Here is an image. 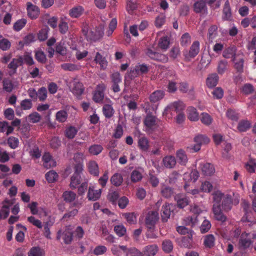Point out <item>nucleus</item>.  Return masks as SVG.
I'll use <instances>...</instances> for the list:
<instances>
[{
    "label": "nucleus",
    "instance_id": "nucleus-53",
    "mask_svg": "<svg viewBox=\"0 0 256 256\" xmlns=\"http://www.w3.org/2000/svg\"><path fill=\"white\" fill-rule=\"evenodd\" d=\"M170 40L167 36L162 38L158 42V46L163 50H166L169 46Z\"/></svg>",
    "mask_w": 256,
    "mask_h": 256
},
{
    "label": "nucleus",
    "instance_id": "nucleus-23",
    "mask_svg": "<svg viewBox=\"0 0 256 256\" xmlns=\"http://www.w3.org/2000/svg\"><path fill=\"white\" fill-rule=\"evenodd\" d=\"M175 200L177 202L178 207L183 208L188 205L189 202L188 198L184 195L179 194L174 197Z\"/></svg>",
    "mask_w": 256,
    "mask_h": 256
},
{
    "label": "nucleus",
    "instance_id": "nucleus-43",
    "mask_svg": "<svg viewBox=\"0 0 256 256\" xmlns=\"http://www.w3.org/2000/svg\"><path fill=\"white\" fill-rule=\"evenodd\" d=\"M62 68L65 70L74 71L80 68V66L71 63H64L62 64Z\"/></svg>",
    "mask_w": 256,
    "mask_h": 256
},
{
    "label": "nucleus",
    "instance_id": "nucleus-25",
    "mask_svg": "<svg viewBox=\"0 0 256 256\" xmlns=\"http://www.w3.org/2000/svg\"><path fill=\"white\" fill-rule=\"evenodd\" d=\"M176 156L178 163L182 166H186L188 158L185 152L180 149L176 152Z\"/></svg>",
    "mask_w": 256,
    "mask_h": 256
},
{
    "label": "nucleus",
    "instance_id": "nucleus-48",
    "mask_svg": "<svg viewBox=\"0 0 256 256\" xmlns=\"http://www.w3.org/2000/svg\"><path fill=\"white\" fill-rule=\"evenodd\" d=\"M103 150L100 144H93L88 149L89 152L92 155H98L100 154Z\"/></svg>",
    "mask_w": 256,
    "mask_h": 256
},
{
    "label": "nucleus",
    "instance_id": "nucleus-6",
    "mask_svg": "<svg viewBox=\"0 0 256 256\" xmlns=\"http://www.w3.org/2000/svg\"><path fill=\"white\" fill-rule=\"evenodd\" d=\"M200 44L198 41L194 42L190 48L189 51L184 52L185 58L188 60L194 58L200 52Z\"/></svg>",
    "mask_w": 256,
    "mask_h": 256
},
{
    "label": "nucleus",
    "instance_id": "nucleus-14",
    "mask_svg": "<svg viewBox=\"0 0 256 256\" xmlns=\"http://www.w3.org/2000/svg\"><path fill=\"white\" fill-rule=\"evenodd\" d=\"M27 12L28 14L32 19L36 18L39 14L40 10L38 8L32 4L30 2H27Z\"/></svg>",
    "mask_w": 256,
    "mask_h": 256
},
{
    "label": "nucleus",
    "instance_id": "nucleus-37",
    "mask_svg": "<svg viewBox=\"0 0 256 256\" xmlns=\"http://www.w3.org/2000/svg\"><path fill=\"white\" fill-rule=\"evenodd\" d=\"M138 145L140 150L146 152L149 148L148 140L146 137H141L138 140Z\"/></svg>",
    "mask_w": 256,
    "mask_h": 256
},
{
    "label": "nucleus",
    "instance_id": "nucleus-59",
    "mask_svg": "<svg viewBox=\"0 0 256 256\" xmlns=\"http://www.w3.org/2000/svg\"><path fill=\"white\" fill-rule=\"evenodd\" d=\"M191 42V36L188 33L186 32L182 35L180 43L182 46H187Z\"/></svg>",
    "mask_w": 256,
    "mask_h": 256
},
{
    "label": "nucleus",
    "instance_id": "nucleus-34",
    "mask_svg": "<svg viewBox=\"0 0 256 256\" xmlns=\"http://www.w3.org/2000/svg\"><path fill=\"white\" fill-rule=\"evenodd\" d=\"M3 90L8 92H10L12 91L14 86L12 81L9 79L5 78L2 80Z\"/></svg>",
    "mask_w": 256,
    "mask_h": 256
},
{
    "label": "nucleus",
    "instance_id": "nucleus-64",
    "mask_svg": "<svg viewBox=\"0 0 256 256\" xmlns=\"http://www.w3.org/2000/svg\"><path fill=\"white\" fill-rule=\"evenodd\" d=\"M50 146L52 148L57 149L61 146V141L58 137L54 136L51 139Z\"/></svg>",
    "mask_w": 256,
    "mask_h": 256
},
{
    "label": "nucleus",
    "instance_id": "nucleus-8",
    "mask_svg": "<svg viewBox=\"0 0 256 256\" xmlns=\"http://www.w3.org/2000/svg\"><path fill=\"white\" fill-rule=\"evenodd\" d=\"M158 120L155 116L150 114H148L144 120V124L146 128L149 130H153L158 126Z\"/></svg>",
    "mask_w": 256,
    "mask_h": 256
},
{
    "label": "nucleus",
    "instance_id": "nucleus-35",
    "mask_svg": "<svg viewBox=\"0 0 256 256\" xmlns=\"http://www.w3.org/2000/svg\"><path fill=\"white\" fill-rule=\"evenodd\" d=\"M250 127V122L246 120H243L238 122L237 128L240 132H246Z\"/></svg>",
    "mask_w": 256,
    "mask_h": 256
},
{
    "label": "nucleus",
    "instance_id": "nucleus-46",
    "mask_svg": "<svg viewBox=\"0 0 256 256\" xmlns=\"http://www.w3.org/2000/svg\"><path fill=\"white\" fill-rule=\"evenodd\" d=\"M80 182V176L74 174L70 179V186L72 188H76Z\"/></svg>",
    "mask_w": 256,
    "mask_h": 256
},
{
    "label": "nucleus",
    "instance_id": "nucleus-51",
    "mask_svg": "<svg viewBox=\"0 0 256 256\" xmlns=\"http://www.w3.org/2000/svg\"><path fill=\"white\" fill-rule=\"evenodd\" d=\"M192 234H190L188 236H184L182 238L180 244L183 247L190 248L192 246Z\"/></svg>",
    "mask_w": 256,
    "mask_h": 256
},
{
    "label": "nucleus",
    "instance_id": "nucleus-55",
    "mask_svg": "<svg viewBox=\"0 0 256 256\" xmlns=\"http://www.w3.org/2000/svg\"><path fill=\"white\" fill-rule=\"evenodd\" d=\"M114 231L118 236H122L126 233V229L122 224H118L114 227Z\"/></svg>",
    "mask_w": 256,
    "mask_h": 256
},
{
    "label": "nucleus",
    "instance_id": "nucleus-16",
    "mask_svg": "<svg viewBox=\"0 0 256 256\" xmlns=\"http://www.w3.org/2000/svg\"><path fill=\"white\" fill-rule=\"evenodd\" d=\"M200 168L202 173L205 176H211L215 172L214 166L209 162L201 164Z\"/></svg>",
    "mask_w": 256,
    "mask_h": 256
},
{
    "label": "nucleus",
    "instance_id": "nucleus-24",
    "mask_svg": "<svg viewBox=\"0 0 256 256\" xmlns=\"http://www.w3.org/2000/svg\"><path fill=\"white\" fill-rule=\"evenodd\" d=\"M222 18L224 20H230L232 19L231 8L228 0L225 2Z\"/></svg>",
    "mask_w": 256,
    "mask_h": 256
},
{
    "label": "nucleus",
    "instance_id": "nucleus-47",
    "mask_svg": "<svg viewBox=\"0 0 256 256\" xmlns=\"http://www.w3.org/2000/svg\"><path fill=\"white\" fill-rule=\"evenodd\" d=\"M56 120L60 122H64L68 116L67 112L64 110L58 111L56 114Z\"/></svg>",
    "mask_w": 256,
    "mask_h": 256
},
{
    "label": "nucleus",
    "instance_id": "nucleus-54",
    "mask_svg": "<svg viewBox=\"0 0 256 256\" xmlns=\"http://www.w3.org/2000/svg\"><path fill=\"white\" fill-rule=\"evenodd\" d=\"M26 20L24 18H22L17 20L14 24V29L17 32L21 30L26 25Z\"/></svg>",
    "mask_w": 256,
    "mask_h": 256
},
{
    "label": "nucleus",
    "instance_id": "nucleus-17",
    "mask_svg": "<svg viewBox=\"0 0 256 256\" xmlns=\"http://www.w3.org/2000/svg\"><path fill=\"white\" fill-rule=\"evenodd\" d=\"M236 48L235 46H230L226 48L222 54V56L226 58H232V60L234 62L236 60V58L238 55H236Z\"/></svg>",
    "mask_w": 256,
    "mask_h": 256
},
{
    "label": "nucleus",
    "instance_id": "nucleus-30",
    "mask_svg": "<svg viewBox=\"0 0 256 256\" xmlns=\"http://www.w3.org/2000/svg\"><path fill=\"white\" fill-rule=\"evenodd\" d=\"M76 194L70 190H66L64 192L62 195L63 200L66 202H74L76 199Z\"/></svg>",
    "mask_w": 256,
    "mask_h": 256
},
{
    "label": "nucleus",
    "instance_id": "nucleus-50",
    "mask_svg": "<svg viewBox=\"0 0 256 256\" xmlns=\"http://www.w3.org/2000/svg\"><path fill=\"white\" fill-rule=\"evenodd\" d=\"M88 170L91 174L94 176H98L99 174L98 166L94 161L90 162L88 164Z\"/></svg>",
    "mask_w": 256,
    "mask_h": 256
},
{
    "label": "nucleus",
    "instance_id": "nucleus-28",
    "mask_svg": "<svg viewBox=\"0 0 256 256\" xmlns=\"http://www.w3.org/2000/svg\"><path fill=\"white\" fill-rule=\"evenodd\" d=\"M158 250V247L156 244H152L146 246L144 248V253L146 256H154Z\"/></svg>",
    "mask_w": 256,
    "mask_h": 256
},
{
    "label": "nucleus",
    "instance_id": "nucleus-36",
    "mask_svg": "<svg viewBox=\"0 0 256 256\" xmlns=\"http://www.w3.org/2000/svg\"><path fill=\"white\" fill-rule=\"evenodd\" d=\"M58 174L54 170H51L46 172L45 178L48 183H53L58 178Z\"/></svg>",
    "mask_w": 256,
    "mask_h": 256
},
{
    "label": "nucleus",
    "instance_id": "nucleus-60",
    "mask_svg": "<svg viewBox=\"0 0 256 256\" xmlns=\"http://www.w3.org/2000/svg\"><path fill=\"white\" fill-rule=\"evenodd\" d=\"M22 59V64L26 63V64L31 66L34 64L32 57L29 54H25L23 56H20Z\"/></svg>",
    "mask_w": 256,
    "mask_h": 256
},
{
    "label": "nucleus",
    "instance_id": "nucleus-4",
    "mask_svg": "<svg viewBox=\"0 0 256 256\" xmlns=\"http://www.w3.org/2000/svg\"><path fill=\"white\" fill-rule=\"evenodd\" d=\"M57 239L62 238L66 244H70L73 238V230L70 226H66L65 230L62 232L59 230L57 234Z\"/></svg>",
    "mask_w": 256,
    "mask_h": 256
},
{
    "label": "nucleus",
    "instance_id": "nucleus-39",
    "mask_svg": "<svg viewBox=\"0 0 256 256\" xmlns=\"http://www.w3.org/2000/svg\"><path fill=\"white\" fill-rule=\"evenodd\" d=\"M102 112L106 118H110L114 114V110L111 104H104L102 108Z\"/></svg>",
    "mask_w": 256,
    "mask_h": 256
},
{
    "label": "nucleus",
    "instance_id": "nucleus-44",
    "mask_svg": "<svg viewBox=\"0 0 256 256\" xmlns=\"http://www.w3.org/2000/svg\"><path fill=\"white\" fill-rule=\"evenodd\" d=\"M186 224L192 227L198 224L197 216H188L184 220Z\"/></svg>",
    "mask_w": 256,
    "mask_h": 256
},
{
    "label": "nucleus",
    "instance_id": "nucleus-11",
    "mask_svg": "<svg viewBox=\"0 0 256 256\" xmlns=\"http://www.w3.org/2000/svg\"><path fill=\"white\" fill-rule=\"evenodd\" d=\"M22 65V62L21 57L12 59L8 66L10 70L8 72L9 75L12 76L15 74L18 68Z\"/></svg>",
    "mask_w": 256,
    "mask_h": 256
},
{
    "label": "nucleus",
    "instance_id": "nucleus-57",
    "mask_svg": "<svg viewBox=\"0 0 256 256\" xmlns=\"http://www.w3.org/2000/svg\"><path fill=\"white\" fill-rule=\"evenodd\" d=\"M104 26L100 25L98 27L96 28L94 30V34H96L95 37L92 38L95 40H100L104 35Z\"/></svg>",
    "mask_w": 256,
    "mask_h": 256
},
{
    "label": "nucleus",
    "instance_id": "nucleus-61",
    "mask_svg": "<svg viewBox=\"0 0 256 256\" xmlns=\"http://www.w3.org/2000/svg\"><path fill=\"white\" fill-rule=\"evenodd\" d=\"M214 98L220 99L224 96V90L220 87H217L212 92Z\"/></svg>",
    "mask_w": 256,
    "mask_h": 256
},
{
    "label": "nucleus",
    "instance_id": "nucleus-45",
    "mask_svg": "<svg viewBox=\"0 0 256 256\" xmlns=\"http://www.w3.org/2000/svg\"><path fill=\"white\" fill-rule=\"evenodd\" d=\"M173 244L171 240H165L162 243V250L166 253H170L173 249Z\"/></svg>",
    "mask_w": 256,
    "mask_h": 256
},
{
    "label": "nucleus",
    "instance_id": "nucleus-41",
    "mask_svg": "<svg viewBox=\"0 0 256 256\" xmlns=\"http://www.w3.org/2000/svg\"><path fill=\"white\" fill-rule=\"evenodd\" d=\"M11 46V42L7 38H3L2 35H0V49L3 51L8 50Z\"/></svg>",
    "mask_w": 256,
    "mask_h": 256
},
{
    "label": "nucleus",
    "instance_id": "nucleus-15",
    "mask_svg": "<svg viewBox=\"0 0 256 256\" xmlns=\"http://www.w3.org/2000/svg\"><path fill=\"white\" fill-rule=\"evenodd\" d=\"M32 106V101L30 99H24L21 101L20 106L16 108V112L17 115L20 116V110H29Z\"/></svg>",
    "mask_w": 256,
    "mask_h": 256
},
{
    "label": "nucleus",
    "instance_id": "nucleus-22",
    "mask_svg": "<svg viewBox=\"0 0 256 256\" xmlns=\"http://www.w3.org/2000/svg\"><path fill=\"white\" fill-rule=\"evenodd\" d=\"M172 207V204H166L164 205L162 209V218L163 222H166L170 218L171 214V208Z\"/></svg>",
    "mask_w": 256,
    "mask_h": 256
},
{
    "label": "nucleus",
    "instance_id": "nucleus-40",
    "mask_svg": "<svg viewBox=\"0 0 256 256\" xmlns=\"http://www.w3.org/2000/svg\"><path fill=\"white\" fill-rule=\"evenodd\" d=\"M228 66V62L226 60H221L218 62L217 72L218 74H222L226 70Z\"/></svg>",
    "mask_w": 256,
    "mask_h": 256
},
{
    "label": "nucleus",
    "instance_id": "nucleus-7",
    "mask_svg": "<svg viewBox=\"0 0 256 256\" xmlns=\"http://www.w3.org/2000/svg\"><path fill=\"white\" fill-rule=\"evenodd\" d=\"M158 218V212L151 211L150 212L146 219V224L148 228H154V224Z\"/></svg>",
    "mask_w": 256,
    "mask_h": 256
},
{
    "label": "nucleus",
    "instance_id": "nucleus-10",
    "mask_svg": "<svg viewBox=\"0 0 256 256\" xmlns=\"http://www.w3.org/2000/svg\"><path fill=\"white\" fill-rule=\"evenodd\" d=\"M194 140L196 144L194 145L193 150L196 152L200 149L202 144H208L210 142L209 138L204 135H198L196 136L194 138Z\"/></svg>",
    "mask_w": 256,
    "mask_h": 256
},
{
    "label": "nucleus",
    "instance_id": "nucleus-9",
    "mask_svg": "<svg viewBox=\"0 0 256 256\" xmlns=\"http://www.w3.org/2000/svg\"><path fill=\"white\" fill-rule=\"evenodd\" d=\"M222 205L214 204L212 212L216 220L222 222H224L226 220V217L224 214L222 210Z\"/></svg>",
    "mask_w": 256,
    "mask_h": 256
},
{
    "label": "nucleus",
    "instance_id": "nucleus-42",
    "mask_svg": "<svg viewBox=\"0 0 256 256\" xmlns=\"http://www.w3.org/2000/svg\"><path fill=\"white\" fill-rule=\"evenodd\" d=\"M123 181V178L121 174H114L110 178L111 183L115 186H120Z\"/></svg>",
    "mask_w": 256,
    "mask_h": 256
},
{
    "label": "nucleus",
    "instance_id": "nucleus-21",
    "mask_svg": "<svg viewBox=\"0 0 256 256\" xmlns=\"http://www.w3.org/2000/svg\"><path fill=\"white\" fill-rule=\"evenodd\" d=\"M162 164L167 168H172L176 164V159L174 156H164L162 160Z\"/></svg>",
    "mask_w": 256,
    "mask_h": 256
},
{
    "label": "nucleus",
    "instance_id": "nucleus-63",
    "mask_svg": "<svg viewBox=\"0 0 256 256\" xmlns=\"http://www.w3.org/2000/svg\"><path fill=\"white\" fill-rule=\"evenodd\" d=\"M173 192V190L169 186H164L161 190L162 195L166 198L170 197Z\"/></svg>",
    "mask_w": 256,
    "mask_h": 256
},
{
    "label": "nucleus",
    "instance_id": "nucleus-26",
    "mask_svg": "<svg viewBox=\"0 0 256 256\" xmlns=\"http://www.w3.org/2000/svg\"><path fill=\"white\" fill-rule=\"evenodd\" d=\"M194 10L196 13H205L207 10L205 2L203 0H200L195 2Z\"/></svg>",
    "mask_w": 256,
    "mask_h": 256
},
{
    "label": "nucleus",
    "instance_id": "nucleus-18",
    "mask_svg": "<svg viewBox=\"0 0 256 256\" xmlns=\"http://www.w3.org/2000/svg\"><path fill=\"white\" fill-rule=\"evenodd\" d=\"M218 80L219 77L216 73L211 74L206 79V85L210 88H214L217 85Z\"/></svg>",
    "mask_w": 256,
    "mask_h": 256
},
{
    "label": "nucleus",
    "instance_id": "nucleus-5",
    "mask_svg": "<svg viewBox=\"0 0 256 256\" xmlns=\"http://www.w3.org/2000/svg\"><path fill=\"white\" fill-rule=\"evenodd\" d=\"M106 88V86L104 84H100L97 86L93 94V100L95 102L99 103L102 101Z\"/></svg>",
    "mask_w": 256,
    "mask_h": 256
},
{
    "label": "nucleus",
    "instance_id": "nucleus-27",
    "mask_svg": "<svg viewBox=\"0 0 256 256\" xmlns=\"http://www.w3.org/2000/svg\"><path fill=\"white\" fill-rule=\"evenodd\" d=\"M188 116L190 121L196 122L199 119L198 113L196 108L189 106L187 108Z\"/></svg>",
    "mask_w": 256,
    "mask_h": 256
},
{
    "label": "nucleus",
    "instance_id": "nucleus-20",
    "mask_svg": "<svg viewBox=\"0 0 256 256\" xmlns=\"http://www.w3.org/2000/svg\"><path fill=\"white\" fill-rule=\"evenodd\" d=\"M101 194V189L95 190L93 186H90L88 194V198L90 200L95 201L100 198Z\"/></svg>",
    "mask_w": 256,
    "mask_h": 256
},
{
    "label": "nucleus",
    "instance_id": "nucleus-38",
    "mask_svg": "<svg viewBox=\"0 0 256 256\" xmlns=\"http://www.w3.org/2000/svg\"><path fill=\"white\" fill-rule=\"evenodd\" d=\"M94 61L96 63L98 64L102 68H106L107 66V61L106 58L103 57L98 52H96Z\"/></svg>",
    "mask_w": 256,
    "mask_h": 256
},
{
    "label": "nucleus",
    "instance_id": "nucleus-33",
    "mask_svg": "<svg viewBox=\"0 0 256 256\" xmlns=\"http://www.w3.org/2000/svg\"><path fill=\"white\" fill-rule=\"evenodd\" d=\"M215 238L212 234H208L204 237V244L206 248H212L214 246Z\"/></svg>",
    "mask_w": 256,
    "mask_h": 256
},
{
    "label": "nucleus",
    "instance_id": "nucleus-49",
    "mask_svg": "<svg viewBox=\"0 0 256 256\" xmlns=\"http://www.w3.org/2000/svg\"><path fill=\"white\" fill-rule=\"evenodd\" d=\"M48 96V92L46 88L42 86L38 90V98L40 101H44Z\"/></svg>",
    "mask_w": 256,
    "mask_h": 256
},
{
    "label": "nucleus",
    "instance_id": "nucleus-58",
    "mask_svg": "<svg viewBox=\"0 0 256 256\" xmlns=\"http://www.w3.org/2000/svg\"><path fill=\"white\" fill-rule=\"evenodd\" d=\"M116 26H117V20H116V18H112L111 20V21L109 24V26H108L109 29L106 32V35L108 36H111L113 32L116 28Z\"/></svg>",
    "mask_w": 256,
    "mask_h": 256
},
{
    "label": "nucleus",
    "instance_id": "nucleus-32",
    "mask_svg": "<svg viewBox=\"0 0 256 256\" xmlns=\"http://www.w3.org/2000/svg\"><path fill=\"white\" fill-rule=\"evenodd\" d=\"M44 250L38 246L32 248L28 252V256H44Z\"/></svg>",
    "mask_w": 256,
    "mask_h": 256
},
{
    "label": "nucleus",
    "instance_id": "nucleus-12",
    "mask_svg": "<svg viewBox=\"0 0 256 256\" xmlns=\"http://www.w3.org/2000/svg\"><path fill=\"white\" fill-rule=\"evenodd\" d=\"M44 166L46 168L54 167L56 165V161L49 152H45L42 157Z\"/></svg>",
    "mask_w": 256,
    "mask_h": 256
},
{
    "label": "nucleus",
    "instance_id": "nucleus-19",
    "mask_svg": "<svg viewBox=\"0 0 256 256\" xmlns=\"http://www.w3.org/2000/svg\"><path fill=\"white\" fill-rule=\"evenodd\" d=\"M165 96V92L163 90H158L152 92L149 97L150 102L155 103L162 100Z\"/></svg>",
    "mask_w": 256,
    "mask_h": 256
},
{
    "label": "nucleus",
    "instance_id": "nucleus-2",
    "mask_svg": "<svg viewBox=\"0 0 256 256\" xmlns=\"http://www.w3.org/2000/svg\"><path fill=\"white\" fill-rule=\"evenodd\" d=\"M186 107L184 103L178 100L170 104L164 108L162 114L163 116H166L171 111H174L176 113L183 112Z\"/></svg>",
    "mask_w": 256,
    "mask_h": 256
},
{
    "label": "nucleus",
    "instance_id": "nucleus-3",
    "mask_svg": "<svg viewBox=\"0 0 256 256\" xmlns=\"http://www.w3.org/2000/svg\"><path fill=\"white\" fill-rule=\"evenodd\" d=\"M252 235L250 233L243 232L241 234L238 240V245L240 249L246 250L249 248L252 245Z\"/></svg>",
    "mask_w": 256,
    "mask_h": 256
},
{
    "label": "nucleus",
    "instance_id": "nucleus-1",
    "mask_svg": "<svg viewBox=\"0 0 256 256\" xmlns=\"http://www.w3.org/2000/svg\"><path fill=\"white\" fill-rule=\"evenodd\" d=\"M214 204H220L223 210L225 212L229 211L232 207V204H237L239 202L238 200L232 201L230 195L224 194L220 190L214 191L212 194Z\"/></svg>",
    "mask_w": 256,
    "mask_h": 256
},
{
    "label": "nucleus",
    "instance_id": "nucleus-56",
    "mask_svg": "<svg viewBox=\"0 0 256 256\" xmlns=\"http://www.w3.org/2000/svg\"><path fill=\"white\" fill-rule=\"evenodd\" d=\"M142 178V173L138 170H134L131 174V180L134 182H136L140 180Z\"/></svg>",
    "mask_w": 256,
    "mask_h": 256
},
{
    "label": "nucleus",
    "instance_id": "nucleus-13",
    "mask_svg": "<svg viewBox=\"0 0 256 256\" xmlns=\"http://www.w3.org/2000/svg\"><path fill=\"white\" fill-rule=\"evenodd\" d=\"M70 88L71 92L76 96H80L84 90L82 84L76 80L70 82Z\"/></svg>",
    "mask_w": 256,
    "mask_h": 256
},
{
    "label": "nucleus",
    "instance_id": "nucleus-31",
    "mask_svg": "<svg viewBox=\"0 0 256 256\" xmlns=\"http://www.w3.org/2000/svg\"><path fill=\"white\" fill-rule=\"evenodd\" d=\"M84 10L82 6H78L70 10L69 14L72 18H77L82 15Z\"/></svg>",
    "mask_w": 256,
    "mask_h": 256
},
{
    "label": "nucleus",
    "instance_id": "nucleus-52",
    "mask_svg": "<svg viewBox=\"0 0 256 256\" xmlns=\"http://www.w3.org/2000/svg\"><path fill=\"white\" fill-rule=\"evenodd\" d=\"M200 120L204 124L208 126L212 123V118L208 114L202 112L201 114Z\"/></svg>",
    "mask_w": 256,
    "mask_h": 256
},
{
    "label": "nucleus",
    "instance_id": "nucleus-62",
    "mask_svg": "<svg viewBox=\"0 0 256 256\" xmlns=\"http://www.w3.org/2000/svg\"><path fill=\"white\" fill-rule=\"evenodd\" d=\"M135 68L136 72H137L140 75L146 74L148 70L147 66L144 64H138Z\"/></svg>",
    "mask_w": 256,
    "mask_h": 256
},
{
    "label": "nucleus",
    "instance_id": "nucleus-29",
    "mask_svg": "<svg viewBox=\"0 0 256 256\" xmlns=\"http://www.w3.org/2000/svg\"><path fill=\"white\" fill-rule=\"evenodd\" d=\"M78 132V128L74 126H69L66 128L64 135L68 139L74 138Z\"/></svg>",
    "mask_w": 256,
    "mask_h": 256
}]
</instances>
